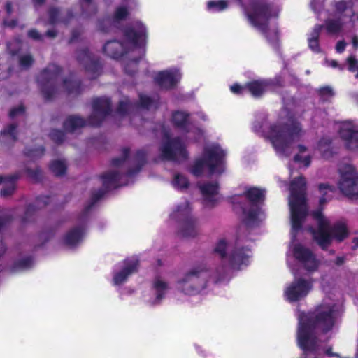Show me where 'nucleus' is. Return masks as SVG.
Segmentation results:
<instances>
[{"label": "nucleus", "instance_id": "nucleus-14", "mask_svg": "<svg viewBox=\"0 0 358 358\" xmlns=\"http://www.w3.org/2000/svg\"><path fill=\"white\" fill-rule=\"evenodd\" d=\"M250 23L262 32H265L269 17V9L259 3H253L245 8Z\"/></svg>", "mask_w": 358, "mask_h": 358}, {"label": "nucleus", "instance_id": "nucleus-49", "mask_svg": "<svg viewBox=\"0 0 358 358\" xmlns=\"http://www.w3.org/2000/svg\"><path fill=\"white\" fill-rule=\"evenodd\" d=\"M345 48V43L343 41H339L337 43L336 49L338 52H342Z\"/></svg>", "mask_w": 358, "mask_h": 358}, {"label": "nucleus", "instance_id": "nucleus-62", "mask_svg": "<svg viewBox=\"0 0 358 358\" xmlns=\"http://www.w3.org/2000/svg\"><path fill=\"white\" fill-rule=\"evenodd\" d=\"M6 8L8 13H10L11 12V5L10 3L6 4Z\"/></svg>", "mask_w": 358, "mask_h": 358}, {"label": "nucleus", "instance_id": "nucleus-41", "mask_svg": "<svg viewBox=\"0 0 358 358\" xmlns=\"http://www.w3.org/2000/svg\"><path fill=\"white\" fill-rule=\"evenodd\" d=\"M128 14L127 9L124 6L118 7L115 13L114 17L117 20L124 19Z\"/></svg>", "mask_w": 358, "mask_h": 358}, {"label": "nucleus", "instance_id": "nucleus-18", "mask_svg": "<svg viewBox=\"0 0 358 358\" xmlns=\"http://www.w3.org/2000/svg\"><path fill=\"white\" fill-rule=\"evenodd\" d=\"M172 121L173 124L185 131L187 134V138L189 140H197L195 134H200V130L198 129H192L188 121V115L183 111H177L173 114Z\"/></svg>", "mask_w": 358, "mask_h": 358}, {"label": "nucleus", "instance_id": "nucleus-35", "mask_svg": "<svg viewBox=\"0 0 358 358\" xmlns=\"http://www.w3.org/2000/svg\"><path fill=\"white\" fill-rule=\"evenodd\" d=\"M228 6V2L224 0L210 1L207 3L208 9L212 12H220Z\"/></svg>", "mask_w": 358, "mask_h": 358}, {"label": "nucleus", "instance_id": "nucleus-61", "mask_svg": "<svg viewBox=\"0 0 358 358\" xmlns=\"http://www.w3.org/2000/svg\"><path fill=\"white\" fill-rule=\"evenodd\" d=\"M277 32L275 31H273V41L275 42L277 41Z\"/></svg>", "mask_w": 358, "mask_h": 358}, {"label": "nucleus", "instance_id": "nucleus-7", "mask_svg": "<svg viewBox=\"0 0 358 358\" xmlns=\"http://www.w3.org/2000/svg\"><path fill=\"white\" fill-rule=\"evenodd\" d=\"M226 152L220 145L213 144L207 145L202 154L192 168V173L200 176L206 171L210 173H221L224 171V158Z\"/></svg>", "mask_w": 358, "mask_h": 358}, {"label": "nucleus", "instance_id": "nucleus-29", "mask_svg": "<svg viewBox=\"0 0 358 358\" xmlns=\"http://www.w3.org/2000/svg\"><path fill=\"white\" fill-rule=\"evenodd\" d=\"M78 59L83 63V64L86 65V69L88 68L90 70L91 68L92 69H98V64L93 60L91 55L87 50H83L78 55Z\"/></svg>", "mask_w": 358, "mask_h": 358}, {"label": "nucleus", "instance_id": "nucleus-10", "mask_svg": "<svg viewBox=\"0 0 358 358\" xmlns=\"http://www.w3.org/2000/svg\"><path fill=\"white\" fill-rule=\"evenodd\" d=\"M336 15L343 16L342 22L339 20H329L326 23L327 29L331 33L338 32L343 24L345 17L351 20L358 19V0L339 1L335 4Z\"/></svg>", "mask_w": 358, "mask_h": 358}, {"label": "nucleus", "instance_id": "nucleus-25", "mask_svg": "<svg viewBox=\"0 0 358 358\" xmlns=\"http://www.w3.org/2000/svg\"><path fill=\"white\" fill-rule=\"evenodd\" d=\"M269 83L266 80H255L249 83L246 87L255 97L261 96L268 88Z\"/></svg>", "mask_w": 358, "mask_h": 358}, {"label": "nucleus", "instance_id": "nucleus-59", "mask_svg": "<svg viewBox=\"0 0 358 358\" xmlns=\"http://www.w3.org/2000/svg\"><path fill=\"white\" fill-rule=\"evenodd\" d=\"M353 45L355 48H358V38L354 37L352 40Z\"/></svg>", "mask_w": 358, "mask_h": 358}, {"label": "nucleus", "instance_id": "nucleus-58", "mask_svg": "<svg viewBox=\"0 0 358 358\" xmlns=\"http://www.w3.org/2000/svg\"><path fill=\"white\" fill-rule=\"evenodd\" d=\"M5 24L10 27H15L16 26V22L13 21L12 22H8V21H5Z\"/></svg>", "mask_w": 358, "mask_h": 358}, {"label": "nucleus", "instance_id": "nucleus-9", "mask_svg": "<svg viewBox=\"0 0 358 358\" xmlns=\"http://www.w3.org/2000/svg\"><path fill=\"white\" fill-rule=\"evenodd\" d=\"M247 203L241 206L243 219L248 226H253L264 219V215L258 206V203L264 199V192L257 187H248L243 193Z\"/></svg>", "mask_w": 358, "mask_h": 358}, {"label": "nucleus", "instance_id": "nucleus-54", "mask_svg": "<svg viewBox=\"0 0 358 358\" xmlns=\"http://www.w3.org/2000/svg\"><path fill=\"white\" fill-rule=\"evenodd\" d=\"M6 250L5 244L3 243L1 238H0V256L2 255Z\"/></svg>", "mask_w": 358, "mask_h": 358}, {"label": "nucleus", "instance_id": "nucleus-46", "mask_svg": "<svg viewBox=\"0 0 358 358\" xmlns=\"http://www.w3.org/2000/svg\"><path fill=\"white\" fill-rule=\"evenodd\" d=\"M230 89L233 93L236 94H241L243 92V91L244 90L243 87H242L239 85H237V84H234V85H231Z\"/></svg>", "mask_w": 358, "mask_h": 358}, {"label": "nucleus", "instance_id": "nucleus-37", "mask_svg": "<svg viewBox=\"0 0 358 358\" xmlns=\"http://www.w3.org/2000/svg\"><path fill=\"white\" fill-rule=\"evenodd\" d=\"M32 259L29 257L24 258L15 263L13 269L15 271L24 270L29 268L32 265Z\"/></svg>", "mask_w": 358, "mask_h": 358}, {"label": "nucleus", "instance_id": "nucleus-33", "mask_svg": "<svg viewBox=\"0 0 358 358\" xmlns=\"http://www.w3.org/2000/svg\"><path fill=\"white\" fill-rule=\"evenodd\" d=\"M172 185L176 189H183L187 188L189 182L185 176L176 173L172 180Z\"/></svg>", "mask_w": 358, "mask_h": 358}, {"label": "nucleus", "instance_id": "nucleus-26", "mask_svg": "<svg viewBox=\"0 0 358 358\" xmlns=\"http://www.w3.org/2000/svg\"><path fill=\"white\" fill-rule=\"evenodd\" d=\"M85 125V121L78 116H70L64 122V129L68 131H75Z\"/></svg>", "mask_w": 358, "mask_h": 358}, {"label": "nucleus", "instance_id": "nucleus-34", "mask_svg": "<svg viewBox=\"0 0 358 358\" xmlns=\"http://www.w3.org/2000/svg\"><path fill=\"white\" fill-rule=\"evenodd\" d=\"M322 27L321 26H316L311 35L310 37L308 38L309 42V47L315 52L319 51V45L317 42V38L319 37V34L320 32Z\"/></svg>", "mask_w": 358, "mask_h": 358}, {"label": "nucleus", "instance_id": "nucleus-23", "mask_svg": "<svg viewBox=\"0 0 358 358\" xmlns=\"http://www.w3.org/2000/svg\"><path fill=\"white\" fill-rule=\"evenodd\" d=\"M154 288L156 292V297L149 303L151 305H157L164 298L166 292L169 289V285L162 278H157L154 282Z\"/></svg>", "mask_w": 358, "mask_h": 358}, {"label": "nucleus", "instance_id": "nucleus-27", "mask_svg": "<svg viewBox=\"0 0 358 358\" xmlns=\"http://www.w3.org/2000/svg\"><path fill=\"white\" fill-rule=\"evenodd\" d=\"M299 153L294 157V161L307 167L310 164L311 157L309 155L307 148L299 145L298 146Z\"/></svg>", "mask_w": 358, "mask_h": 358}, {"label": "nucleus", "instance_id": "nucleus-17", "mask_svg": "<svg viewBox=\"0 0 358 358\" xmlns=\"http://www.w3.org/2000/svg\"><path fill=\"white\" fill-rule=\"evenodd\" d=\"M110 108V101L107 98L96 99L93 103V113L89 119L92 125H98L108 113Z\"/></svg>", "mask_w": 358, "mask_h": 358}, {"label": "nucleus", "instance_id": "nucleus-56", "mask_svg": "<svg viewBox=\"0 0 358 358\" xmlns=\"http://www.w3.org/2000/svg\"><path fill=\"white\" fill-rule=\"evenodd\" d=\"M14 45H15V43H10L8 45V50L10 51V52L12 54H15L16 53V51L14 49Z\"/></svg>", "mask_w": 358, "mask_h": 358}, {"label": "nucleus", "instance_id": "nucleus-43", "mask_svg": "<svg viewBox=\"0 0 358 358\" xmlns=\"http://www.w3.org/2000/svg\"><path fill=\"white\" fill-rule=\"evenodd\" d=\"M50 136L57 143H61L64 139V134L58 130L52 131L50 133Z\"/></svg>", "mask_w": 358, "mask_h": 358}, {"label": "nucleus", "instance_id": "nucleus-19", "mask_svg": "<svg viewBox=\"0 0 358 358\" xmlns=\"http://www.w3.org/2000/svg\"><path fill=\"white\" fill-rule=\"evenodd\" d=\"M138 261L136 258H131L124 261L121 269L114 273V285H119L124 282L127 278L136 271Z\"/></svg>", "mask_w": 358, "mask_h": 358}, {"label": "nucleus", "instance_id": "nucleus-31", "mask_svg": "<svg viewBox=\"0 0 358 358\" xmlns=\"http://www.w3.org/2000/svg\"><path fill=\"white\" fill-rule=\"evenodd\" d=\"M319 189L322 194L320 203V205H323L332 198L334 188L328 185L322 184L320 185Z\"/></svg>", "mask_w": 358, "mask_h": 358}, {"label": "nucleus", "instance_id": "nucleus-36", "mask_svg": "<svg viewBox=\"0 0 358 358\" xmlns=\"http://www.w3.org/2000/svg\"><path fill=\"white\" fill-rule=\"evenodd\" d=\"M81 8L83 9V14L86 16L95 13L96 10V7L92 2V0H82Z\"/></svg>", "mask_w": 358, "mask_h": 358}, {"label": "nucleus", "instance_id": "nucleus-64", "mask_svg": "<svg viewBox=\"0 0 358 358\" xmlns=\"http://www.w3.org/2000/svg\"><path fill=\"white\" fill-rule=\"evenodd\" d=\"M353 243L355 247H358V238H356L353 240Z\"/></svg>", "mask_w": 358, "mask_h": 358}, {"label": "nucleus", "instance_id": "nucleus-32", "mask_svg": "<svg viewBox=\"0 0 358 358\" xmlns=\"http://www.w3.org/2000/svg\"><path fill=\"white\" fill-rule=\"evenodd\" d=\"M50 169L55 175L62 176L66 170V164L64 160L56 159L51 162Z\"/></svg>", "mask_w": 358, "mask_h": 358}, {"label": "nucleus", "instance_id": "nucleus-44", "mask_svg": "<svg viewBox=\"0 0 358 358\" xmlns=\"http://www.w3.org/2000/svg\"><path fill=\"white\" fill-rule=\"evenodd\" d=\"M24 108L22 106H19L17 108H13L10 112V116L15 117L19 115L23 114Z\"/></svg>", "mask_w": 358, "mask_h": 358}, {"label": "nucleus", "instance_id": "nucleus-48", "mask_svg": "<svg viewBox=\"0 0 358 358\" xmlns=\"http://www.w3.org/2000/svg\"><path fill=\"white\" fill-rule=\"evenodd\" d=\"M141 102L144 107L149 108L150 106L151 100L148 96H141Z\"/></svg>", "mask_w": 358, "mask_h": 358}, {"label": "nucleus", "instance_id": "nucleus-16", "mask_svg": "<svg viewBox=\"0 0 358 358\" xmlns=\"http://www.w3.org/2000/svg\"><path fill=\"white\" fill-rule=\"evenodd\" d=\"M311 289L310 281L303 278H296L285 288V296L290 302L297 301L305 297Z\"/></svg>", "mask_w": 358, "mask_h": 358}, {"label": "nucleus", "instance_id": "nucleus-8", "mask_svg": "<svg viewBox=\"0 0 358 358\" xmlns=\"http://www.w3.org/2000/svg\"><path fill=\"white\" fill-rule=\"evenodd\" d=\"M145 29L142 24L137 25L136 29L126 31L123 43L116 41H108L104 45V52L110 57L117 59L129 50L144 45L145 42Z\"/></svg>", "mask_w": 358, "mask_h": 358}, {"label": "nucleus", "instance_id": "nucleus-11", "mask_svg": "<svg viewBox=\"0 0 358 358\" xmlns=\"http://www.w3.org/2000/svg\"><path fill=\"white\" fill-rule=\"evenodd\" d=\"M189 205L185 201L177 206L171 214L172 218L182 219L183 220L180 234L185 238H193L198 234V227L196 221L194 218L189 217Z\"/></svg>", "mask_w": 358, "mask_h": 358}, {"label": "nucleus", "instance_id": "nucleus-39", "mask_svg": "<svg viewBox=\"0 0 358 358\" xmlns=\"http://www.w3.org/2000/svg\"><path fill=\"white\" fill-rule=\"evenodd\" d=\"M348 69L353 73H355V77L358 78V60L354 57H350L348 59Z\"/></svg>", "mask_w": 358, "mask_h": 358}, {"label": "nucleus", "instance_id": "nucleus-21", "mask_svg": "<svg viewBox=\"0 0 358 358\" xmlns=\"http://www.w3.org/2000/svg\"><path fill=\"white\" fill-rule=\"evenodd\" d=\"M199 188L207 204H213L218 200V189L216 184L203 183L199 185Z\"/></svg>", "mask_w": 358, "mask_h": 358}, {"label": "nucleus", "instance_id": "nucleus-2", "mask_svg": "<svg viewBox=\"0 0 358 358\" xmlns=\"http://www.w3.org/2000/svg\"><path fill=\"white\" fill-rule=\"evenodd\" d=\"M334 318L335 304L330 300L322 301L308 317L305 314L299 316L297 342L306 356L320 354V342L315 335L331 330Z\"/></svg>", "mask_w": 358, "mask_h": 358}, {"label": "nucleus", "instance_id": "nucleus-55", "mask_svg": "<svg viewBox=\"0 0 358 358\" xmlns=\"http://www.w3.org/2000/svg\"><path fill=\"white\" fill-rule=\"evenodd\" d=\"M127 103H124V102H121L120 103V110L121 111V113H123L124 110H126V109L127 108Z\"/></svg>", "mask_w": 358, "mask_h": 358}, {"label": "nucleus", "instance_id": "nucleus-47", "mask_svg": "<svg viewBox=\"0 0 358 358\" xmlns=\"http://www.w3.org/2000/svg\"><path fill=\"white\" fill-rule=\"evenodd\" d=\"M28 36L34 40H41L42 36L36 30L32 29L28 32Z\"/></svg>", "mask_w": 358, "mask_h": 358}, {"label": "nucleus", "instance_id": "nucleus-24", "mask_svg": "<svg viewBox=\"0 0 358 358\" xmlns=\"http://www.w3.org/2000/svg\"><path fill=\"white\" fill-rule=\"evenodd\" d=\"M15 180L13 176H0V192L2 196H7L13 194L15 188Z\"/></svg>", "mask_w": 358, "mask_h": 358}, {"label": "nucleus", "instance_id": "nucleus-40", "mask_svg": "<svg viewBox=\"0 0 358 358\" xmlns=\"http://www.w3.org/2000/svg\"><path fill=\"white\" fill-rule=\"evenodd\" d=\"M33 63V59L29 55H24L20 57V64L22 68H27Z\"/></svg>", "mask_w": 358, "mask_h": 358}, {"label": "nucleus", "instance_id": "nucleus-5", "mask_svg": "<svg viewBox=\"0 0 358 358\" xmlns=\"http://www.w3.org/2000/svg\"><path fill=\"white\" fill-rule=\"evenodd\" d=\"M211 277V272L204 265H197L189 269L178 280L176 289L187 296H194L203 291Z\"/></svg>", "mask_w": 358, "mask_h": 358}, {"label": "nucleus", "instance_id": "nucleus-3", "mask_svg": "<svg viewBox=\"0 0 358 358\" xmlns=\"http://www.w3.org/2000/svg\"><path fill=\"white\" fill-rule=\"evenodd\" d=\"M303 135L300 124L292 122L285 127L280 124L271 125L264 136L270 140L276 152L288 155L291 145L299 141Z\"/></svg>", "mask_w": 358, "mask_h": 358}, {"label": "nucleus", "instance_id": "nucleus-51", "mask_svg": "<svg viewBox=\"0 0 358 358\" xmlns=\"http://www.w3.org/2000/svg\"><path fill=\"white\" fill-rule=\"evenodd\" d=\"M326 63H327V64L328 66H331V67L335 68V67H337V66H338V67H339V68H340V69H341V70L343 69V67H341V66H339V65L337 64L336 61H335V60H331V61L327 60V61H326Z\"/></svg>", "mask_w": 358, "mask_h": 358}, {"label": "nucleus", "instance_id": "nucleus-12", "mask_svg": "<svg viewBox=\"0 0 358 358\" xmlns=\"http://www.w3.org/2000/svg\"><path fill=\"white\" fill-rule=\"evenodd\" d=\"M338 186L344 195L351 199H358V173L353 166L347 165L344 167Z\"/></svg>", "mask_w": 358, "mask_h": 358}, {"label": "nucleus", "instance_id": "nucleus-42", "mask_svg": "<svg viewBox=\"0 0 358 358\" xmlns=\"http://www.w3.org/2000/svg\"><path fill=\"white\" fill-rule=\"evenodd\" d=\"M320 94L324 99H328L334 95L333 90L329 87H322L320 90Z\"/></svg>", "mask_w": 358, "mask_h": 358}, {"label": "nucleus", "instance_id": "nucleus-30", "mask_svg": "<svg viewBox=\"0 0 358 358\" xmlns=\"http://www.w3.org/2000/svg\"><path fill=\"white\" fill-rule=\"evenodd\" d=\"M120 178L117 171H110L103 176V183L107 189L116 187V183Z\"/></svg>", "mask_w": 358, "mask_h": 358}, {"label": "nucleus", "instance_id": "nucleus-45", "mask_svg": "<svg viewBox=\"0 0 358 358\" xmlns=\"http://www.w3.org/2000/svg\"><path fill=\"white\" fill-rule=\"evenodd\" d=\"M59 12L57 9H52L50 10V23H55L58 21L57 15H59Z\"/></svg>", "mask_w": 358, "mask_h": 358}, {"label": "nucleus", "instance_id": "nucleus-60", "mask_svg": "<svg viewBox=\"0 0 358 358\" xmlns=\"http://www.w3.org/2000/svg\"><path fill=\"white\" fill-rule=\"evenodd\" d=\"M56 35L55 32L54 31H48L47 32V36L49 37H54Z\"/></svg>", "mask_w": 358, "mask_h": 358}, {"label": "nucleus", "instance_id": "nucleus-57", "mask_svg": "<svg viewBox=\"0 0 358 358\" xmlns=\"http://www.w3.org/2000/svg\"><path fill=\"white\" fill-rule=\"evenodd\" d=\"M72 87V86H74V83H71V82H64V87L66 88V90L69 91V92H71V90L69 89V87Z\"/></svg>", "mask_w": 358, "mask_h": 358}, {"label": "nucleus", "instance_id": "nucleus-28", "mask_svg": "<svg viewBox=\"0 0 358 358\" xmlns=\"http://www.w3.org/2000/svg\"><path fill=\"white\" fill-rule=\"evenodd\" d=\"M16 134L15 125L10 124L2 131L1 141L4 143H10L15 140Z\"/></svg>", "mask_w": 358, "mask_h": 358}, {"label": "nucleus", "instance_id": "nucleus-15", "mask_svg": "<svg viewBox=\"0 0 358 358\" xmlns=\"http://www.w3.org/2000/svg\"><path fill=\"white\" fill-rule=\"evenodd\" d=\"M338 134L345 145L350 150L358 148V124L345 121L336 124Z\"/></svg>", "mask_w": 358, "mask_h": 358}, {"label": "nucleus", "instance_id": "nucleus-53", "mask_svg": "<svg viewBox=\"0 0 358 358\" xmlns=\"http://www.w3.org/2000/svg\"><path fill=\"white\" fill-rule=\"evenodd\" d=\"M324 352L329 357H339L338 354L332 352L331 348H327Z\"/></svg>", "mask_w": 358, "mask_h": 358}, {"label": "nucleus", "instance_id": "nucleus-38", "mask_svg": "<svg viewBox=\"0 0 358 358\" xmlns=\"http://www.w3.org/2000/svg\"><path fill=\"white\" fill-rule=\"evenodd\" d=\"M330 141L329 139H322L319 143L317 148L322 153L324 157H328V150L329 148Z\"/></svg>", "mask_w": 358, "mask_h": 358}, {"label": "nucleus", "instance_id": "nucleus-4", "mask_svg": "<svg viewBox=\"0 0 358 358\" xmlns=\"http://www.w3.org/2000/svg\"><path fill=\"white\" fill-rule=\"evenodd\" d=\"M313 217L317 223V230L310 229V231L313 238L321 248L328 247L333 240L342 241L348 236V230L344 222H337L331 227L329 220L321 211L315 212Z\"/></svg>", "mask_w": 358, "mask_h": 358}, {"label": "nucleus", "instance_id": "nucleus-50", "mask_svg": "<svg viewBox=\"0 0 358 358\" xmlns=\"http://www.w3.org/2000/svg\"><path fill=\"white\" fill-rule=\"evenodd\" d=\"M54 70H58V68L55 66H52V67H49L48 69L44 71L42 74H41V76L43 78H46V76L49 74V72L52 71H54Z\"/></svg>", "mask_w": 358, "mask_h": 358}, {"label": "nucleus", "instance_id": "nucleus-20", "mask_svg": "<svg viewBox=\"0 0 358 358\" xmlns=\"http://www.w3.org/2000/svg\"><path fill=\"white\" fill-rule=\"evenodd\" d=\"M181 74L179 71L167 70L159 72L155 77L157 84L162 88L169 89L173 87L180 79Z\"/></svg>", "mask_w": 358, "mask_h": 358}, {"label": "nucleus", "instance_id": "nucleus-22", "mask_svg": "<svg viewBox=\"0 0 358 358\" xmlns=\"http://www.w3.org/2000/svg\"><path fill=\"white\" fill-rule=\"evenodd\" d=\"M84 236V231L81 229H72L64 236L63 242L69 247H73L78 245Z\"/></svg>", "mask_w": 358, "mask_h": 358}, {"label": "nucleus", "instance_id": "nucleus-63", "mask_svg": "<svg viewBox=\"0 0 358 358\" xmlns=\"http://www.w3.org/2000/svg\"><path fill=\"white\" fill-rule=\"evenodd\" d=\"M44 1V0H34V4L36 6V5H39L41 3H42Z\"/></svg>", "mask_w": 358, "mask_h": 358}, {"label": "nucleus", "instance_id": "nucleus-6", "mask_svg": "<svg viewBox=\"0 0 358 358\" xmlns=\"http://www.w3.org/2000/svg\"><path fill=\"white\" fill-rule=\"evenodd\" d=\"M214 252L220 256L224 264H229L234 269H240L242 266H246L251 257L250 250L244 248L241 241L231 244L221 239L216 243Z\"/></svg>", "mask_w": 358, "mask_h": 358}, {"label": "nucleus", "instance_id": "nucleus-13", "mask_svg": "<svg viewBox=\"0 0 358 358\" xmlns=\"http://www.w3.org/2000/svg\"><path fill=\"white\" fill-rule=\"evenodd\" d=\"M162 156L166 159L182 160L187 157L186 143L180 138L166 136L160 148Z\"/></svg>", "mask_w": 358, "mask_h": 358}, {"label": "nucleus", "instance_id": "nucleus-1", "mask_svg": "<svg viewBox=\"0 0 358 358\" xmlns=\"http://www.w3.org/2000/svg\"><path fill=\"white\" fill-rule=\"evenodd\" d=\"M289 190V205L292 222V242L289 245V252L305 270L313 272L318 268L320 261L308 248L298 243L295 239L296 234L301 231V224L307 212L304 178L300 176L292 180Z\"/></svg>", "mask_w": 358, "mask_h": 358}, {"label": "nucleus", "instance_id": "nucleus-52", "mask_svg": "<svg viewBox=\"0 0 358 358\" xmlns=\"http://www.w3.org/2000/svg\"><path fill=\"white\" fill-rule=\"evenodd\" d=\"M126 159V155L124 156V157L123 159H113V164L114 166H119L122 164V163Z\"/></svg>", "mask_w": 358, "mask_h": 358}]
</instances>
